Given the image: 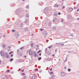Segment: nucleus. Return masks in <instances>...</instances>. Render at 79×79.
<instances>
[{
	"instance_id": "bb28decb",
	"label": "nucleus",
	"mask_w": 79,
	"mask_h": 79,
	"mask_svg": "<svg viewBox=\"0 0 79 79\" xmlns=\"http://www.w3.org/2000/svg\"><path fill=\"white\" fill-rule=\"evenodd\" d=\"M52 77L53 79H54V77H55V76H54V75H52Z\"/></svg>"
},
{
	"instance_id": "79ce46f5",
	"label": "nucleus",
	"mask_w": 79,
	"mask_h": 79,
	"mask_svg": "<svg viewBox=\"0 0 79 79\" xmlns=\"http://www.w3.org/2000/svg\"><path fill=\"white\" fill-rule=\"evenodd\" d=\"M50 73L51 74H53V73L52 72H51Z\"/></svg>"
},
{
	"instance_id": "864d4df0",
	"label": "nucleus",
	"mask_w": 79,
	"mask_h": 79,
	"mask_svg": "<svg viewBox=\"0 0 79 79\" xmlns=\"http://www.w3.org/2000/svg\"><path fill=\"white\" fill-rule=\"evenodd\" d=\"M13 54H12V55H11V57H13Z\"/></svg>"
},
{
	"instance_id": "a211bd4d",
	"label": "nucleus",
	"mask_w": 79,
	"mask_h": 79,
	"mask_svg": "<svg viewBox=\"0 0 79 79\" xmlns=\"http://www.w3.org/2000/svg\"><path fill=\"white\" fill-rule=\"evenodd\" d=\"M52 29L53 30H56V27L54 26L52 27Z\"/></svg>"
},
{
	"instance_id": "c03bdc74",
	"label": "nucleus",
	"mask_w": 79,
	"mask_h": 79,
	"mask_svg": "<svg viewBox=\"0 0 79 79\" xmlns=\"http://www.w3.org/2000/svg\"><path fill=\"white\" fill-rule=\"evenodd\" d=\"M40 50H39V51H38L37 53H40Z\"/></svg>"
},
{
	"instance_id": "20e7f679",
	"label": "nucleus",
	"mask_w": 79,
	"mask_h": 79,
	"mask_svg": "<svg viewBox=\"0 0 79 79\" xmlns=\"http://www.w3.org/2000/svg\"><path fill=\"white\" fill-rule=\"evenodd\" d=\"M31 79H35V74L32 75L31 76Z\"/></svg>"
},
{
	"instance_id": "a18cd8bd",
	"label": "nucleus",
	"mask_w": 79,
	"mask_h": 79,
	"mask_svg": "<svg viewBox=\"0 0 79 79\" xmlns=\"http://www.w3.org/2000/svg\"><path fill=\"white\" fill-rule=\"evenodd\" d=\"M22 74L23 75H24H24H25V74L24 73H22Z\"/></svg>"
},
{
	"instance_id": "ddd939ff",
	"label": "nucleus",
	"mask_w": 79,
	"mask_h": 79,
	"mask_svg": "<svg viewBox=\"0 0 79 79\" xmlns=\"http://www.w3.org/2000/svg\"><path fill=\"white\" fill-rule=\"evenodd\" d=\"M24 31L25 32H26V31H28V28L27 27H25V28L24 29Z\"/></svg>"
},
{
	"instance_id": "3c124183",
	"label": "nucleus",
	"mask_w": 79,
	"mask_h": 79,
	"mask_svg": "<svg viewBox=\"0 0 79 79\" xmlns=\"http://www.w3.org/2000/svg\"><path fill=\"white\" fill-rule=\"evenodd\" d=\"M17 53H19V49H18V50H17Z\"/></svg>"
},
{
	"instance_id": "f704fd0d",
	"label": "nucleus",
	"mask_w": 79,
	"mask_h": 79,
	"mask_svg": "<svg viewBox=\"0 0 79 79\" xmlns=\"http://www.w3.org/2000/svg\"><path fill=\"white\" fill-rule=\"evenodd\" d=\"M24 79H26V76H24Z\"/></svg>"
},
{
	"instance_id": "9b49d317",
	"label": "nucleus",
	"mask_w": 79,
	"mask_h": 79,
	"mask_svg": "<svg viewBox=\"0 0 79 79\" xmlns=\"http://www.w3.org/2000/svg\"><path fill=\"white\" fill-rule=\"evenodd\" d=\"M19 36V35L18 33H15V37H18Z\"/></svg>"
},
{
	"instance_id": "13d9d810",
	"label": "nucleus",
	"mask_w": 79,
	"mask_h": 79,
	"mask_svg": "<svg viewBox=\"0 0 79 79\" xmlns=\"http://www.w3.org/2000/svg\"><path fill=\"white\" fill-rule=\"evenodd\" d=\"M50 70L51 71H52V68H51Z\"/></svg>"
},
{
	"instance_id": "58836bf2",
	"label": "nucleus",
	"mask_w": 79,
	"mask_h": 79,
	"mask_svg": "<svg viewBox=\"0 0 79 79\" xmlns=\"http://www.w3.org/2000/svg\"><path fill=\"white\" fill-rule=\"evenodd\" d=\"M13 53V52L11 51L9 53V54H11V53Z\"/></svg>"
},
{
	"instance_id": "39448f33",
	"label": "nucleus",
	"mask_w": 79,
	"mask_h": 79,
	"mask_svg": "<svg viewBox=\"0 0 79 79\" xmlns=\"http://www.w3.org/2000/svg\"><path fill=\"white\" fill-rule=\"evenodd\" d=\"M57 21H58V19L56 18H54L53 20V22L55 23H57Z\"/></svg>"
},
{
	"instance_id": "5701e85b",
	"label": "nucleus",
	"mask_w": 79,
	"mask_h": 79,
	"mask_svg": "<svg viewBox=\"0 0 79 79\" xmlns=\"http://www.w3.org/2000/svg\"><path fill=\"white\" fill-rule=\"evenodd\" d=\"M2 47L3 48H5V45L4 44H3L2 45Z\"/></svg>"
},
{
	"instance_id": "774afa93",
	"label": "nucleus",
	"mask_w": 79,
	"mask_h": 79,
	"mask_svg": "<svg viewBox=\"0 0 79 79\" xmlns=\"http://www.w3.org/2000/svg\"><path fill=\"white\" fill-rule=\"evenodd\" d=\"M77 20H79V18H78Z\"/></svg>"
},
{
	"instance_id": "f257e3e1",
	"label": "nucleus",
	"mask_w": 79,
	"mask_h": 79,
	"mask_svg": "<svg viewBox=\"0 0 79 79\" xmlns=\"http://www.w3.org/2000/svg\"><path fill=\"white\" fill-rule=\"evenodd\" d=\"M0 54L2 56H3L4 57H6V58H8L9 57L8 52H5L4 53L3 51H1L0 52Z\"/></svg>"
},
{
	"instance_id": "f03ea898",
	"label": "nucleus",
	"mask_w": 79,
	"mask_h": 79,
	"mask_svg": "<svg viewBox=\"0 0 79 79\" xmlns=\"http://www.w3.org/2000/svg\"><path fill=\"white\" fill-rule=\"evenodd\" d=\"M47 34H48V33L47 31H44L43 32V35L44 38H46V36L47 35Z\"/></svg>"
},
{
	"instance_id": "338daca9",
	"label": "nucleus",
	"mask_w": 79,
	"mask_h": 79,
	"mask_svg": "<svg viewBox=\"0 0 79 79\" xmlns=\"http://www.w3.org/2000/svg\"><path fill=\"white\" fill-rule=\"evenodd\" d=\"M3 37H5V35H3Z\"/></svg>"
},
{
	"instance_id": "393cba45",
	"label": "nucleus",
	"mask_w": 79,
	"mask_h": 79,
	"mask_svg": "<svg viewBox=\"0 0 79 79\" xmlns=\"http://www.w3.org/2000/svg\"><path fill=\"white\" fill-rule=\"evenodd\" d=\"M42 58L41 57H39L38 59V60H40Z\"/></svg>"
},
{
	"instance_id": "1a4fd4ad",
	"label": "nucleus",
	"mask_w": 79,
	"mask_h": 79,
	"mask_svg": "<svg viewBox=\"0 0 79 79\" xmlns=\"http://www.w3.org/2000/svg\"><path fill=\"white\" fill-rule=\"evenodd\" d=\"M36 53L35 51H33L32 52L31 55H32V56H34L35 55H36Z\"/></svg>"
},
{
	"instance_id": "4be33fe9",
	"label": "nucleus",
	"mask_w": 79,
	"mask_h": 79,
	"mask_svg": "<svg viewBox=\"0 0 79 79\" xmlns=\"http://www.w3.org/2000/svg\"><path fill=\"white\" fill-rule=\"evenodd\" d=\"M63 44L62 43H56V44L57 45L58 44V45H60V44Z\"/></svg>"
},
{
	"instance_id": "4468645a",
	"label": "nucleus",
	"mask_w": 79,
	"mask_h": 79,
	"mask_svg": "<svg viewBox=\"0 0 79 79\" xmlns=\"http://www.w3.org/2000/svg\"><path fill=\"white\" fill-rule=\"evenodd\" d=\"M32 51L30 50L29 51V55H32Z\"/></svg>"
},
{
	"instance_id": "423d86ee",
	"label": "nucleus",
	"mask_w": 79,
	"mask_h": 79,
	"mask_svg": "<svg viewBox=\"0 0 79 79\" xmlns=\"http://www.w3.org/2000/svg\"><path fill=\"white\" fill-rule=\"evenodd\" d=\"M67 10H68V11L69 12H70V11H73V8H70L69 9H67Z\"/></svg>"
},
{
	"instance_id": "2f4dec72",
	"label": "nucleus",
	"mask_w": 79,
	"mask_h": 79,
	"mask_svg": "<svg viewBox=\"0 0 79 79\" xmlns=\"http://www.w3.org/2000/svg\"><path fill=\"white\" fill-rule=\"evenodd\" d=\"M18 11H19V10L18 9L17 10L16 12V13H17V12H18Z\"/></svg>"
},
{
	"instance_id": "680f3d73",
	"label": "nucleus",
	"mask_w": 79,
	"mask_h": 79,
	"mask_svg": "<svg viewBox=\"0 0 79 79\" xmlns=\"http://www.w3.org/2000/svg\"><path fill=\"white\" fill-rule=\"evenodd\" d=\"M24 57L25 58H26V56H24Z\"/></svg>"
},
{
	"instance_id": "09e8293b",
	"label": "nucleus",
	"mask_w": 79,
	"mask_h": 79,
	"mask_svg": "<svg viewBox=\"0 0 79 79\" xmlns=\"http://www.w3.org/2000/svg\"><path fill=\"white\" fill-rule=\"evenodd\" d=\"M49 79H52V77H50L49 78Z\"/></svg>"
},
{
	"instance_id": "f8f14e48",
	"label": "nucleus",
	"mask_w": 79,
	"mask_h": 79,
	"mask_svg": "<svg viewBox=\"0 0 79 79\" xmlns=\"http://www.w3.org/2000/svg\"><path fill=\"white\" fill-rule=\"evenodd\" d=\"M2 79H8V77L7 76H5L4 77L2 78Z\"/></svg>"
},
{
	"instance_id": "f3484780",
	"label": "nucleus",
	"mask_w": 79,
	"mask_h": 79,
	"mask_svg": "<svg viewBox=\"0 0 79 79\" xmlns=\"http://www.w3.org/2000/svg\"><path fill=\"white\" fill-rule=\"evenodd\" d=\"M18 62L19 63H21V62H23V60L22 59H20L19 60Z\"/></svg>"
},
{
	"instance_id": "bf43d9fd",
	"label": "nucleus",
	"mask_w": 79,
	"mask_h": 79,
	"mask_svg": "<svg viewBox=\"0 0 79 79\" xmlns=\"http://www.w3.org/2000/svg\"><path fill=\"white\" fill-rule=\"evenodd\" d=\"M37 48H39V45H37Z\"/></svg>"
},
{
	"instance_id": "c85d7f7f",
	"label": "nucleus",
	"mask_w": 79,
	"mask_h": 79,
	"mask_svg": "<svg viewBox=\"0 0 79 79\" xmlns=\"http://www.w3.org/2000/svg\"><path fill=\"white\" fill-rule=\"evenodd\" d=\"M61 20L62 23H63V21H64V19H61Z\"/></svg>"
},
{
	"instance_id": "0eeeda50",
	"label": "nucleus",
	"mask_w": 79,
	"mask_h": 79,
	"mask_svg": "<svg viewBox=\"0 0 79 79\" xmlns=\"http://www.w3.org/2000/svg\"><path fill=\"white\" fill-rule=\"evenodd\" d=\"M48 8H45L44 10V13H47L48 11Z\"/></svg>"
},
{
	"instance_id": "412c9836",
	"label": "nucleus",
	"mask_w": 79,
	"mask_h": 79,
	"mask_svg": "<svg viewBox=\"0 0 79 79\" xmlns=\"http://www.w3.org/2000/svg\"><path fill=\"white\" fill-rule=\"evenodd\" d=\"M51 24H52V23H51V22H49L48 24V26H50Z\"/></svg>"
},
{
	"instance_id": "7c9ffc66",
	"label": "nucleus",
	"mask_w": 79,
	"mask_h": 79,
	"mask_svg": "<svg viewBox=\"0 0 79 79\" xmlns=\"http://www.w3.org/2000/svg\"><path fill=\"white\" fill-rule=\"evenodd\" d=\"M37 56V53H36V55H35L34 56L35 57H36Z\"/></svg>"
},
{
	"instance_id": "6e6552de",
	"label": "nucleus",
	"mask_w": 79,
	"mask_h": 79,
	"mask_svg": "<svg viewBox=\"0 0 79 79\" xmlns=\"http://www.w3.org/2000/svg\"><path fill=\"white\" fill-rule=\"evenodd\" d=\"M29 19H27L26 20L25 22L26 24H27V25H28L29 24Z\"/></svg>"
},
{
	"instance_id": "69168bd1",
	"label": "nucleus",
	"mask_w": 79,
	"mask_h": 79,
	"mask_svg": "<svg viewBox=\"0 0 79 79\" xmlns=\"http://www.w3.org/2000/svg\"><path fill=\"white\" fill-rule=\"evenodd\" d=\"M77 11H79V9H77Z\"/></svg>"
},
{
	"instance_id": "4c0bfd02",
	"label": "nucleus",
	"mask_w": 79,
	"mask_h": 79,
	"mask_svg": "<svg viewBox=\"0 0 79 79\" xmlns=\"http://www.w3.org/2000/svg\"><path fill=\"white\" fill-rule=\"evenodd\" d=\"M51 47H52V46H50L48 47V48H51Z\"/></svg>"
},
{
	"instance_id": "2eb2a0df",
	"label": "nucleus",
	"mask_w": 79,
	"mask_h": 79,
	"mask_svg": "<svg viewBox=\"0 0 79 79\" xmlns=\"http://www.w3.org/2000/svg\"><path fill=\"white\" fill-rule=\"evenodd\" d=\"M19 26V27H22L23 26V23H20Z\"/></svg>"
},
{
	"instance_id": "c9c22d12",
	"label": "nucleus",
	"mask_w": 79,
	"mask_h": 79,
	"mask_svg": "<svg viewBox=\"0 0 79 79\" xmlns=\"http://www.w3.org/2000/svg\"><path fill=\"white\" fill-rule=\"evenodd\" d=\"M63 45H64V44H60L61 46H63Z\"/></svg>"
},
{
	"instance_id": "e433bc0d",
	"label": "nucleus",
	"mask_w": 79,
	"mask_h": 79,
	"mask_svg": "<svg viewBox=\"0 0 79 79\" xmlns=\"http://www.w3.org/2000/svg\"><path fill=\"white\" fill-rule=\"evenodd\" d=\"M10 70H8L7 71H6V72L7 73H8V72H10Z\"/></svg>"
},
{
	"instance_id": "c756f323",
	"label": "nucleus",
	"mask_w": 79,
	"mask_h": 79,
	"mask_svg": "<svg viewBox=\"0 0 79 79\" xmlns=\"http://www.w3.org/2000/svg\"><path fill=\"white\" fill-rule=\"evenodd\" d=\"M26 8H29V6L28 5H27L26 6Z\"/></svg>"
},
{
	"instance_id": "4d7b16f0",
	"label": "nucleus",
	"mask_w": 79,
	"mask_h": 79,
	"mask_svg": "<svg viewBox=\"0 0 79 79\" xmlns=\"http://www.w3.org/2000/svg\"><path fill=\"white\" fill-rule=\"evenodd\" d=\"M64 61H65V62H66V61H67V60L66 59V60H64Z\"/></svg>"
},
{
	"instance_id": "a878e982",
	"label": "nucleus",
	"mask_w": 79,
	"mask_h": 79,
	"mask_svg": "<svg viewBox=\"0 0 79 79\" xmlns=\"http://www.w3.org/2000/svg\"><path fill=\"white\" fill-rule=\"evenodd\" d=\"M13 58H12L10 60V61H13Z\"/></svg>"
},
{
	"instance_id": "8fccbe9b",
	"label": "nucleus",
	"mask_w": 79,
	"mask_h": 79,
	"mask_svg": "<svg viewBox=\"0 0 79 79\" xmlns=\"http://www.w3.org/2000/svg\"><path fill=\"white\" fill-rule=\"evenodd\" d=\"M68 53H71V51H68Z\"/></svg>"
},
{
	"instance_id": "e2e57ef3",
	"label": "nucleus",
	"mask_w": 79,
	"mask_h": 79,
	"mask_svg": "<svg viewBox=\"0 0 79 79\" xmlns=\"http://www.w3.org/2000/svg\"><path fill=\"white\" fill-rule=\"evenodd\" d=\"M31 35H34V34H31Z\"/></svg>"
},
{
	"instance_id": "72a5a7b5",
	"label": "nucleus",
	"mask_w": 79,
	"mask_h": 79,
	"mask_svg": "<svg viewBox=\"0 0 79 79\" xmlns=\"http://www.w3.org/2000/svg\"><path fill=\"white\" fill-rule=\"evenodd\" d=\"M19 56H22V54H20V53H19Z\"/></svg>"
},
{
	"instance_id": "37998d69",
	"label": "nucleus",
	"mask_w": 79,
	"mask_h": 79,
	"mask_svg": "<svg viewBox=\"0 0 79 79\" xmlns=\"http://www.w3.org/2000/svg\"><path fill=\"white\" fill-rule=\"evenodd\" d=\"M45 52H47V48H46V49H45Z\"/></svg>"
},
{
	"instance_id": "dca6fc26",
	"label": "nucleus",
	"mask_w": 79,
	"mask_h": 79,
	"mask_svg": "<svg viewBox=\"0 0 79 79\" xmlns=\"http://www.w3.org/2000/svg\"><path fill=\"white\" fill-rule=\"evenodd\" d=\"M47 55H50L51 54V51H48L47 52Z\"/></svg>"
},
{
	"instance_id": "aec40b11",
	"label": "nucleus",
	"mask_w": 79,
	"mask_h": 79,
	"mask_svg": "<svg viewBox=\"0 0 79 79\" xmlns=\"http://www.w3.org/2000/svg\"><path fill=\"white\" fill-rule=\"evenodd\" d=\"M29 15L28 14H27L25 15L26 17H27V18H29Z\"/></svg>"
},
{
	"instance_id": "de8ad7c7",
	"label": "nucleus",
	"mask_w": 79,
	"mask_h": 79,
	"mask_svg": "<svg viewBox=\"0 0 79 79\" xmlns=\"http://www.w3.org/2000/svg\"><path fill=\"white\" fill-rule=\"evenodd\" d=\"M70 36H73V34H72L71 35H70Z\"/></svg>"
},
{
	"instance_id": "7ed1b4c3",
	"label": "nucleus",
	"mask_w": 79,
	"mask_h": 79,
	"mask_svg": "<svg viewBox=\"0 0 79 79\" xmlns=\"http://www.w3.org/2000/svg\"><path fill=\"white\" fill-rule=\"evenodd\" d=\"M66 75V73L63 72H61L60 73V76L62 77H63V76H64Z\"/></svg>"
},
{
	"instance_id": "603ef678",
	"label": "nucleus",
	"mask_w": 79,
	"mask_h": 79,
	"mask_svg": "<svg viewBox=\"0 0 79 79\" xmlns=\"http://www.w3.org/2000/svg\"><path fill=\"white\" fill-rule=\"evenodd\" d=\"M21 71H22V73H23V71H24V70H22Z\"/></svg>"
},
{
	"instance_id": "9d476101",
	"label": "nucleus",
	"mask_w": 79,
	"mask_h": 79,
	"mask_svg": "<svg viewBox=\"0 0 79 79\" xmlns=\"http://www.w3.org/2000/svg\"><path fill=\"white\" fill-rule=\"evenodd\" d=\"M61 5L60 4L57 5V4H55L54 5L55 7H60Z\"/></svg>"
},
{
	"instance_id": "a19ab883",
	"label": "nucleus",
	"mask_w": 79,
	"mask_h": 79,
	"mask_svg": "<svg viewBox=\"0 0 79 79\" xmlns=\"http://www.w3.org/2000/svg\"><path fill=\"white\" fill-rule=\"evenodd\" d=\"M58 14L59 15H61V13H60V12H59Z\"/></svg>"
},
{
	"instance_id": "cd10ccee",
	"label": "nucleus",
	"mask_w": 79,
	"mask_h": 79,
	"mask_svg": "<svg viewBox=\"0 0 79 79\" xmlns=\"http://www.w3.org/2000/svg\"><path fill=\"white\" fill-rule=\"evenodd\" d=\"M12 32H15V30H12Z\"/></svg>"
},
{
	"instance_id": "49530a36",
	"label": "nucleus",
	"mask_w": 79,
	"mask_h": 79,
	"mask_svg": "<svg viewBox=\"0 0 79 79\" xmlns=\"http://www.w3.org/2000/svg\"><path fill=\"white\" fill-rule=\"evenodd\" d=\"M23 48L22 47L20 48V50H23Z\"/></svg>"
},
{
	"instance_id": "0e129e2a",
	"label": "nucleus",
	"mask_w": 79,
	"mask_h": 79,
	"mask_svg": "<svg viewBox=\"0 0 79 79\" xmlns=\"http://www.w3.org/2000/svg\"><path fill=\"white\" fill-rule=\"evenodd\" d=\"M57 50L56 49L55 52H57V50Z\"/></svg>"
},
{
	"instance_id": "5fc2aeb1",
	"label": "nucleus",
	"mask_w": 79,
	"mask_h": 79,
	"mask_svg": "<svg viewBox=\"0 0 79 79\" xmlns=\"http://www.w3.org/2000/svg\"><path fill=\"white\" fill-rule=\"evenodd\" d=\"M10 48H11V47H10V46H9L8 47V48L10 49Z\"/></svg>"
},
{
	"instance_id": "ea45409f",
	"label": "nucleus",
	"mask_w": 79,
	"mask_h": 79,
	"mask_svg": "<svg viewBox=\"0 0 79 79\" xmlns=\"http://www.w3.org/2000/svg\"><path fill=\"white\" fill-rule=\"evenodd\" d=\"M35 71H38V69H36L35 70Z\"/></svg>"
},
{
	"instance_id": "052dcab7",
	"label": "nucleus",
	"mask_w": 79,
	"mask_h": 79,
	"mask_svg": "<svg viewBox=\"0 0 79 79\" xmlns=\"http://www.w3.org/2000/svg\"><path fill=\"white\" fill-rule=\"evenodd\" d=\"M39 55L40 56H41V53H40Z\"/></svg>"
},
{
	"instance_id": "473e14b6",
	"label": "nucleus",
	"mask_w": 79,
	"mask_h": 79,
	"mask_svg": "<svg viewBox=\"0 0 79 79\" xmlns=\"http://www.w3.org/2000/svg\"><path fill=\"white\" fill-rule=\"evenodd\" d=\"M40 30L41 31H43L44 30V29H40Z\"/></svg>"
},
{
	"instance_id": "b1692460",
	"label": "nucleus",
	"mask_w": 79,
	"mask_h": 79,
	"mask_svg": "<svg viewBox=\"0 0 79 79\" xmlns=\"http://www.w3.org/2000/svg\"><path fill=\"white\" fill-rule=\"evenodd\" d=\"M68 71L69 72H70V71H71V69H68Z\"/></svg>"
},
{
	"instance_id": "6e6d98bb",
	"label": "nucleus",
	"mask_w": 79,
	"mask_h": 79,
	"mask_svg": "<svg viewBox=\"0 0 79 79\" xmlns=\"http://www.w3.org/2000/svg\"><path fill=\"white\" fill-rule=\"evenodd\" d=\"M65 8V6H63V8Z\"/></svg>"
},
{
	"instance_id": "6ab92c4d",
	"label": "nucleus",
	"mask_w": 79,
	"mask_h": 79,
	"mask_svg": "<svg viewBox=\"0 0 79 79\" xmlns=\"http://www.w3.org/2000/svg\"><path fill=\"white\" fill-rule=\"evenodd\" d=\"M58 14L56 13H54V16H58Z\"/></svg>"
}]
</instances>
